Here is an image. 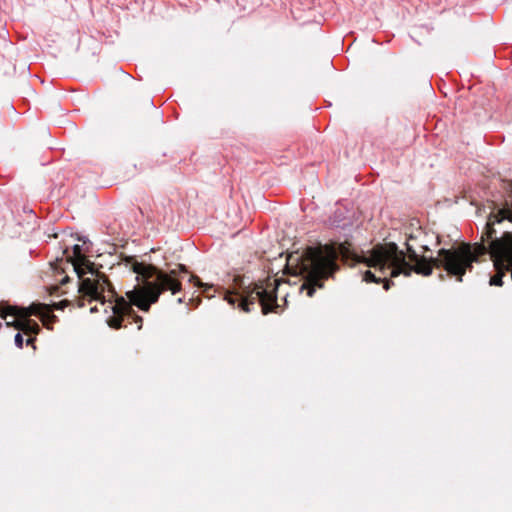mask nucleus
<instances>
[{
	"mask_svg": "<svg viewBox=\"0 0 512 512\" xmlns=\"http://www.w3.org/2000/svg\"><path fill=\"white\" fill-rule=\"evenodd\" d=\"M126 265L137 275L136 279L142 285H136L125 293V297H118L107 276L94 268V263L89 261L82 253L81 247L76 244L73 247V255L67 254L66 259L57 258L51 263L52 269L63 274V265L72 264L74 271L80 279L78 307H85L86 301H99L102 305L109 302L112 315L108 317L107 324L113 329L126 327L135 323L137 330L142 329L143 318L132 308L138 307L148 312L152 304L158 302L162 293L169 291L175 295L182 290L181 274H188L189 270L184 264H177L169 270L159 269L152 264L137 261L134 257L126 258Z\"/></svg>",
	"mask_w": 512,
	"mask_h": 512,
	"instance_id": "f257e3e1",
	"label": "nucleus"
},
{
	"mask_svg": "<svg viewBox=\"0 0 512 512\" xmlns=\"http://www.w3.org/2000/svg\"><path fill=\"white\" fill-rule=\"evenodd\" d=\"M345 251L341 244L338 248L334 245L308 247L301 254H290L288 268L304 278L300 292L306 291V295L312 297L317 288H322L323 281L338 269L336 261L340 253L345 255Z\"/></svg>",
	"mask_w": 512,
	"mask_h": 512,
	"instance_id": "f03ea898",
	"label": "nucleus"
},
{
	"mask_svg": "<svg viewBox=\"0 0 512 512\" xmlns=\"http://www.w3.org/2000/svg\"><path fill=\"white\" fill-rule=\"evenodd\" d=\"M414 237L406 239L405 247L406 253L400 250L397 245L387 246L386 248L380 247L378 253L387 256H396L400 266L394 271V275H404L406 277L411 276L413 272L422 276H430L433 272V268L442 267L451 276H455L458 281H462L463 271L459 265L458 256L456 249H445L442 248L438 251L437 257H426L425 255H419L415 248L411 244V240Z\"/></svg>",
	"mask_w": 512,
	"mask_h": 512,
	"instance_id": "7ed1b4c3",
	"label": "nucleus"
},
{
	"mask_svg": "<svg viewBox=\"0 0 512 512\" xmlns=\"http://www.w3.org/2000/svg\"><path fill=\"white\" fill-rule=\"evenodd\" d=\"M280 284L278 278H267L263 282L255 283L252 288L248 287L243 293L227 292L225 300L231 304H238V307L244 312H250L251 305L258 302L264 315L270 312H276L279 308L277 304V289Z\"/></svg>",
	"mask_w": 512,
	"mask_h": 512,
	"instance_id": "20e7f679",
	"label": "nucleus"
},
{
	"mask_svg": "<svg viewBox=\"0 0 512 512\" xmlns=\"http://www.w3.org/2000/svg\"><path fill=\"white\" fill-rule=\"evenodd\" d=\"M389 245H397L394 242H387L383 244L375 245L369 252L368 255H363L357 259L358 262L365 263L368 267L374 268L375 272L367 270L363 274V280L366 282H373L376 284L383 283V287L385 290H388L393 282L388 279V276L391 278L398 277L399 275H394V271L400 263L397 261V257L394 255L387 256L378 253V249L380 247L386 248L389 250L387 246Z\"/></svg>",
	"mask_w": 512,
	"mask_h": 512,
	"instance_id": "39448f33",
	"label": "nucleus"
},
{
	"mask_svg": "<svg viewBox=\"0 0 512 512\" xmlns=\"http://www.w3.org/2000/svg\"><path fill=\"white\" fill-rule=\"evenodd\" d=\"M490 255L498 272L491 277L490 285L502 286L504 272L500 271V265L509 262L512 255V233L505 232L499 239L491 241L489 246Z\"/></svg>",
	"mask_w": 512,
	"mask_h": 512,
	"instance_id": "423d86ee",
	"label": "nucleus"
},
{
	"mask_svg": "<svg viewBox=\"0 0 512 512\" xmlns=\"http://www.w3.org/2000/svg\"><path fill=\"white\" fill-rule=\"evenodd\" d=\"M456 249L459 265L462 268L463 276L467 270H472L473 263L478 262L479 258L488 252V248L482 243H475L473 246L469 243H461Z\"/></svg>",
	"mask_w": 512,
	"mask_h": 512,
	"instance_id": "0eeeda50",
	"label": "nucleus"
},
{
	"mask_svg": "<svg viewBox=\"0 0 512 512\" xmlns=\"http://www.w3.org/2000/svg\"><path fill=\"white\" fill-rule=\"evenodd\" d=\"M48 304L32 303L28 307H21L16 305H6L0 309V317L6 319L8 316H18L22 319H31V316L41 318Z\"/></svg>",
	"mask_w": 512,
	"mask_h": 512,
	"instance_id": "6e6552de",
	"label": "nucleus"
},
{
	"mask_svg": "<svg viewBox=\"0 0 512 512\" xmlns=\"http://www.w3.org/2000/svg\"><path fill=\"white\" fill-rule=\"evenodd\" d=\"M494 218H495V220H493V221L490 218L486 224V232L484 233L485 237L482 236L483 241L489 240V239H492V241L495 240V239H493V236L496 234V230L494 229V224L496 222L499 223L504 219H508L509 221L512 222V211L509 209H501V210H499L498 214L494 216Z\"/></svg>",
	"mask_w": 512,
	"mask_h": 512,
	"instance_id": "1a4fd4ad",
	"label": "nucleus"
},
{
	"mask_svg": "<svg viewBox=\"0 0 512 512\" xmlns=\"http://www.w3.org/2000/svg\"><path fill=\"white\" fill-rule=\"evenodd\" d=\"M19 331L28 336H32L40 332V327L37 322L32 319H22Z\"/></svg>",
	"mask_w": 512,
	"mask_h": 512,
	"instance_id": "9d476101",
	"label": "nucleus"
},
{
	"mask_svg": "<svg viewBox=\"0 0 512 512\" xmlns=\"http://www.w3.org/2000/svg\"><path fill=\"white\" fill-rule=\"evenodd\" d=\"M52 312V307L48 304V308L45 309L43 316L40 318L41 322L47 329H52L53 324L57 322V316Z\"/></svg>",
	"mask_w": 512,
	"mask_h": 512,
	"instance_id": "9b49d317",
	"label": "nucleus"
},
{
	"mask_svg": "<svg viewBox=\"0 0 512 512\" xmlns=\"http://www.w3.org/2000/svg\"><path fill=\"white\" fill-rule=\"evenodd\" d=\"M12 317H13V320H11V321L7 320V318L4 319L6 321V325L8 327H14L15 329H17L19 331L22 318H20L18 316H12Z\"/></svg>",
	"mask_w": 512,
	"mask_h": 512,
	"instance_id": "f8f14e48",
	"label": "nucleus"
},
{
	"mask_svg": "<svg viewBox=\"0 0 512 512\" xmlns=\"http://www.w3.org/2000/svg\"><path fill=\"white\" fill-rule=\"evenodd\" d=\"M189 281H190L191 283H193V284H194L195 286H197V287H204V286L206 287V286H207L206 284H203V283L201 282V280L199 279V277H198V276L193 275V274L190 276Z\"/></svg>",
	"mask_w": 512,
	"mask_h": 512,
	"instance_id": "ddd939ff",
	"label": "nucleus"
},
{
	"mask_svg": "<svg viewBox=\"0 0 512 512\" xmlns=\"http://www.w3.org/2000/svg\"><path fill=\"white\" fill-rule=\"evenodd\" d=\"M68 304H69L68 300H63V301L58 302V303H53L50 306L52 307V311H53L54 309H56V310L64 309V307H66Z\"/></svg>",
	"mask_w": 512,
	"mask_h": 512,
	"instance_id": "4468645a",
	"label": "nucleus"
},
{
	"mask_svg": "<svg viewBox=\"0 0 512 512\" xmlns=\"http://www.w3.org/2000/svg\"><path fill=\"white\" fill-rule=\"evenodd\" d=\"M15 345L18 347V348H23V337L21 335L20 332H18L16 335H15Z\"/></svg>",
	"mask_w": 512,
	"mask_h": 512,
	"instance_id": "2eb2a0df",
	"label": "nucleus"
},
{
	"mask_svg": "<svg viewBox=\"0 0 512 512\" xmlns=\"http://www.w3.org/2000/svg\"><path fill=\"white\" fill-rule=\"evenodd\" d=\"M35 340H36V338H35V337L30 336V337L27 339L26 344H27V345H33V344H34V342H35Z\"/></svg>",
	"mask_w": 512,
	"mask_h": 512,
	"instance_id": "dca6fc26",
	"label": "nucleus"
},
{
	"mask_svg": "<svg viewBox=\"0 0 512 512\" xmlns=\"http://www.w3.org/2000/svg\"><path fill=\"white\" fill-rule=\"evenodd\" d=\"M70 281V278L68 276H64L61 280H60V284L61 285H64L66 283H68Z\"/></svg>",
	"mask_w": 512,
	"mask_h": 512,
	"instance_id": "f3484780",
	"label": "nucleus"
},
{
	"mask_svg": "<svg viewBox=\"0 0 512 512\" xmlns=\"http://www.w3.org/2000/svg\"><path fill=\"white\" fill-rule=\"evenodd\" d=\"M410 237H414V239H413V240H411V244H412V246L416 249V247H415V241H416V239H417V238H416V236H414V235H409V236L407 237V239H408V238H410Z\"/></svg>",
	"mask_w": 512,
	"mask_h": 512,
	"instance_id": "a211bd4d",
	"label": "nucleus"
},
{
	"mask_svg": "<svg viewBox=\"0 0 512 512\" xmlns=\"http://www.w3.org/2000/svg\"><path fill=\"white\" fill-rule=\"evenodd\" d=\"M421 249H422V255H424V253L429 251V248L426 245H421Z\"/></svg>",
	"mask_w": 512,
	"mask_h": 512,
	"instance_id": "6ab92c4d",
	"label": "nucleus"
},
{
	"mask_svg": "<svg viewBox=\"0 0 512 512\" xmlns=\"http://www.w3.org/2000/svg\"><path fill=\"white\" fill-rule=\"evenodd\" d=\"M91 313L97 312L98 309L96 306L90 308Z\"/></svg>",
	"mask_w": 512,
	"mask_h": 512,
	"instance_id": "aec40b11",
	"label": "nucleus"
},
{
	"mask_svg": "<svg viewBox=\"0 0 512 512\" xmlns=\"http://www.w3.org/2000/svg\"><path fill=\"white\" fill-rule=\"evenodd\" d=\"M68 253V249L66 248L64 251H63V254H67Z\"/></svg>",
	"mask_w": 512,
	"mask_h": 512,
	"instance_id": "412c9836",
	"label": "nucleus"
},
{
	"mask_svg": "<svg viewBox=\"0 0 512 512\" xmlns=\"http://www.w3.org/2000/svg\"><path fill=\"white\" fill-rule=\"evenodd\" d=\"M4 306H5V305H1V306H0V309H1L2 307H4Z\"/></svg>",
	"mask_w": 512,
	"mask_h": 512,
	"instance_id": "4be33fe9",
	"label": "nucleus"
},
{
	"mask_svg": "<svg viewBox=\"0 0 512 512\" xmlns=\"http://www.w3.org/2000/svg\"><path fill=\"white\" fill-rule=\"evenodd\" d=\"M2 327V323L0 322V328Z\"/></svg>",
	"mask_w": 512,
	"mask_h": 512,
	"instance_id": "5701e85b",
	"label": "nucleus"
}]
</instances>
